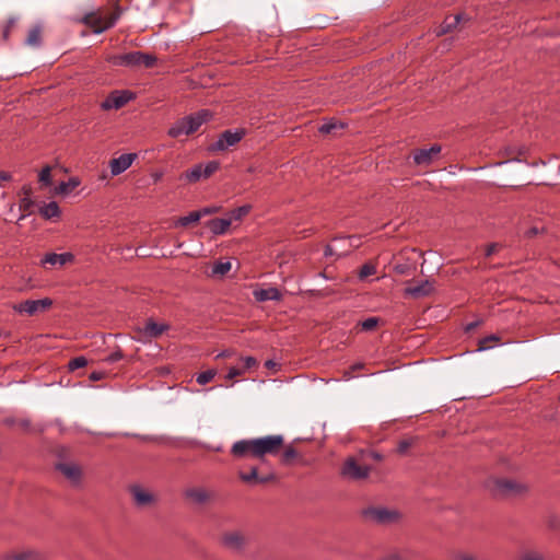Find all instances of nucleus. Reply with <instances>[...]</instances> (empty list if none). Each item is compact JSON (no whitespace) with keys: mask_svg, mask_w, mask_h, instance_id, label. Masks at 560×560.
I'll return each mask as SVG.
<instances>
[{"mask_svg":"<svg viewBox=\"0 0 560 560\" xmlns=\"http://www.w3.org/2000/svg\"><path fill=\"white\" fill-rule=\"evenodd\" d=\"M50 171V167L46 166L39 172L38 179L45 186H49L51 184Z\"/></svg>","mask_w":560,"mask_h":560,"instance_id":"nucleus-44","label":"nucleus"},{"mask_svg":"<svg viewBox=\"0 0 560 560\" xmlns=\"http://www.w3.org/2000/svg\"><path fill=\"white\" fill-rule=\"evenodd\" d=\"M22 192H23V195H24V196L30 197V196H31V192H32V188H31V186H27V185L23 186V187H22Z\"/></svg>","mask_w":560,"mask_h":560,"instance_id":"nucleus-55","label":"nucleus"},{"mask_svg":"<svg viewBox=\"0 0 560 560\" xmlns=\"http://www.w3.org/2000/svg\"><path fill=\"white\" fill-rule=\"evenodd\" d=\"M442 147L440 144H433L429 149H418L412 153L413 163L417 166H429L431 165L441 153Z\"/></svg>","mask_w":560,"mask_h":560,"instance_id":"nucleus-10","label":"nucleus"},{"mask_svg":"<svg viewBox=\"0 0 560 560\" xmlns=\"http://www.w3.org/2000/svg\"><path fill=\"white\" fill-rule=\"evenodd\" d=\"M56 469L74 487H79L82 481V467L74 462H62L56 465Z\"/></svg>","mask_w":560,"mask_h":560,"instance_id":"nucleus-8","label":"nucleus"},{"mask_svg":"<svg viewBox=\"0 0 560 560\" xmlns=\"http://www.w3.org/2000/svg\"><path fill=\"white\" fill-rule=\"evenodd\" d=\"M462 19H463L462 14H456V15H453V16H447L443 21L441 26L439 27L438 35H442V34H446V33L452 32L459 24Z\"/></svg>","mask_w":560,"mask_h":560,"instance_id":"nucleus-25","label":"nucleus"},{"mask_svg":"<svg viewBox=\"0 0 560 560\" xmlns=\"http://www.w3.org/2000/svg\"><path fill=\"white\" fill-rule=\"evenodd\" d=\"M125 59L127 68H152L156 62V58L153 55L145 54L142 51L127 52Z\"/></svg>","mask_w":560,"mask_h":560,"instance_id":"nucleus-13","label":"nucleus"},{"mask_svg":"<svg viewBox=\"0 0 560 560\" xmlns=\"http://www.w3.org/2000/svg\"><path fill=\"white\" fill-rule=\"evenodd\" d=\"M522 560H546V558L539 552L528 551L523 555Z\"/></svg>","mask_w":560,"mask_h":560,"instance_id":"nucleus-46","label":"nucleus"},{"mask_svg":"<svg viewBox=\"0 0 560 560\" xmlns=\"http://www.w3.org/2000/svg\"><path fill=\"white\" fill-rule=\"evenodd\" d=\"M343 128V125L342 124H337L335 121H329V122H326V124H323L320 127H319V132L322 133H331L334 132L336 129H342Z\"/></svg>","mask_w":560,"mask_h":560,"instance_id":"nucleus-42","label":"nucleus"},{"mask_svg":"<svg viewBox=\"0 0 560 560\" xmlns=\"http://www.w3.org/2000/svg\"><path fill=\"white\" fill-rule=\"evenodd\" d=\"M122 358H124V354H122L121 350L118 349V350L114 351L113 353H110L104 361L107 363H114V362L121 360Z\"/></svg>","mask_w":560,"mask_h":560,"instance_id":"nucleus-47","label":"nucleus"},{"mask_svg":"<svg viewBox=\"0 0 560 560\" xmlns=\"http://www.w3.org/2000/svg\"><path fill=\"white\" fill-rule=\"evenodd\" d=\"M170 329V326L165 323H156L152 318L145 320L142 327H138L137 331L140 335L139 340L159 338L165 331Z\"/></svg>","mask_w":560,"mask_h":560,"instance_id":"nucleus-9","label":"nucleus"},{"mask_svg":"<svg viewBox=\"0 0 560 560\" xmlns=\"http://www.w3.org/2000/svg\"><path fill=\"white\" fill-rule=\"evenodd\" d=\"M375 273H376V266L372 262H366L361 267V269L359 271V278L362 280V279H365L366 277L375 275Z\"/></svg>","mask_w":560,"mask_h":560,"instance_id":"nucleus-38","label":"nucleus"},{"mask_svg":"<svg viewBox=\"0 0 560 560\" xmlns=\"http://www.w3.org/2000/svg\"><path fill=\"white\" fill-rule=\"evenodd\" d=\"M232 223L231 219L217 218L208 222L210 231L215 235L224 234Z\"/></svg>","mask_w":560,"mask_h":560,"instance_id":"nucleus-24","label":"nucleus"},{"mask_svg":"<svg viewBox=\"0 0 560 560\" xmlns=\"http://www.w3.org/2000/svg\"><path fill=\"white\" fill-rule=\"evenodd\" d=\"M182 177L188 180L189 183H196L200 180L201 178H203L202 164H197L192 168L186 171L182 175Z\"/></svg>","mask_w":560,"mask_h":560,"instance_id":"nucleus-28","label":"nucleus"},{"mask_svg":"<svg viewBox=\"0 0 560 560\" xmlns=\"http://www.w3.org/2000/svg\"><path fill=\"white\" fill-rule=\"evenodd\" d=\"M80 184L79 179L71 177L68 182H61L57 188L58 194H69L72 189L78 187Z\"/></svg>","mask_w":560,"mask_h":560,"instance_id":"nucleus-31","label":"nucleus"},{"mask_svg":"<svg viewBox=\"0 0 560 560\" xmlns=\"http://www.w3.org/2000/svg\"><path fill=\"white\" fill-rule=\"evenodd\" d=\"M409 270V266L407 264H397L394 266V271L398 275H406Z\"/></svg>","mask_w":560,"mask_h":560,"instance_id":"nucleus-48","label":"nucleus"},{"mask_svg":"<svg viewBox=\"0 0 560 560\" xmlns=\"http://www.w3.org/2000/svg\"><path fill=\"white\" fill-rule=\"evenodd\" d=\"M217 211H218V208H215V207H206V208L198 210V212L201 213V218L205 215L212 214Z\"/></svg>","mask_w":560,"mask_h":560,"instance_id":"nucleus-50","label":"nucleus"},{"mask_svg":"<svg viewBox=\"0 0 560 560\" xmlns=\"http://www.w3.org/2000/svg\"><path fill=\"white\" fill-rule=\"evenodd\" d=\"M222 544L232 551H242L247 545V537L238 530L226 532L222 535Z\"/></svg>","mask_w":560,"mask_h":560,"instance_id":"nucleus-14","label":"nucleus"},{"mask_svg":"<svg viewBox=\"0 0 560 560\" xmlns=\"http://www.w3.org/2000/svg\"><path fill=\"white\" fill-rule=\"evenodd\" d=\"M231 268L232 264L230 261H217L212 266L211 277L222 278L231 270Z\"/></svg>","mask_w":560,"mask_h":560,"instance_id":"nucleus-27","label":"nucleus"},{"mask_svg":"<svg viewBox=\"0 0 560 560\" xmlns=\"http://www.w3.org/2000/svg\"><path fill=\"white\" fill-rule=\"evenodd\" d=\"M88 364V360L84 357H77L69 361L68 368L70 371L84 368Z\"/></svg>","mask_w":560,"mask_h":560,"instance_id":"nucleus-41","label":"nucleus"},{"mask_svg":"<svg viewBox=\"0 0 560 560\" xmlns=\"http://www.w3.org/2000/svg\"><path fill=\"white\" fill-rule=\"evenodd\" d=\"M373 457H374L375 459H381V456H380L378 454H376V453H374V454H373Z\"/></svg>","mask_w":560,"mask_h":560,"instance_id":"nucleus-61","label":"nucleus"},{"mask_svg":"<svg viewBox=\"0 0 560 560\" xmlns=\"http://www.w3.org/2000/svg\"><path fill=\"white\" fill-rule=\"evenodd\" d=\"M283 445L284 438L281 434H273L236 441L230 453L235 459L254 458L265 463L267 456L278 455Z\"/></svg>","mask_w":560,"mask_h":560,"instance_id":"nucleus-1","label":"nucleus"},{"mask_svg":"<svg viewBox=\"0 0 560 560\" xmlns=\"http://www.w3.org/2000/svg\"><path fill=\"white\" fill-rule=\"evenodd\" d=\"M162 176H163V173H161V172H155V173L152 174L153 180L155 183L161 180Z\"/></svg>","mask_w":560,"mask_h":560,"instance_id":"nucleus-56","label":"nucleus"},{"mask_svg":"<svg viewBox=\"0 0 560 560\" xmlns=\"http://www.w3.org/2000/svg\"><path fill=\"white\" fill-rule=\"evenodd\" d=\"M362 368H363L362 363H357V364L352 365V370H359V369H362Z\"/></svg>","mask_w":560,"mask_h":560,"instance_id":"nucleus-60","label":"nucleus"},{"mask_svg":"<svg viewBox=\"0 0 560 560\" xmlns=\"http://www.w3.org/2000/svg\"><path fill=\"white\" fill-rule=\"evenodd\" d=\"M433 291V283L429 280H424L417 285H410L405 289V295L419 299L428 296Z\"/></svg>","mask_w":560,"mask_h":560,"instance_id":"nucleus-20","label":"nucleus"},{"mask_svg":"<svg viewBox=\"0 0 560 560\" xmlns=\"http://www.w3.org/2000/svg\"><path fill=\"white\" fill-rule=\"evenodd\" d=\"M12 175L9 172L0 171V182L11 180Z\"/></svg>","mask_w":560,"mask_h":560,"instance_id":"nucleus-53","label":"nucleus"},{"mask_svg":"<svg viewBox=\"0 0 560 560\" xmlns=\"http://www.w3.org/2000/svg\"><path fill=\"white\" fill-rule=\"evenodd\" d=\"M366 521L380 525H390L397 523L401 518V514L395 509L385 506H371L363 511Z\"/></svg>","mask_w":560,"mask_h":560,"instance_id":"nucleus-4","label":"nucleus"},{"mask_svg":"<svg viewBox=\"0 0 560 560\" xmlns=\"http://www.w3.org/2000/svg\"><path fill=\"white\" fill-rule=\"evenodd\" d=\"M7 560H39V556L34 551H23L8 557Z\"/></svg>","mask_w":560,"mask_h":560,"instance_id":"nucleus-36","label":"nucleus"},{"mask_svg":"<svg viewBox=\"0 0 560 560\" xmlns=\"http://www.w3.org/2000/svg\"><path fill=\"white\" fill-rule=\"evenodd\" d=\"M130 493L136 505L140 508L148 506L155 501L154 494L139 485L131 486Z\"/></svg>","mask_w":560,"mask_h":560,"instance_id":"nucleus-17","label":"nucleus"},{"mask_svg":"<svg viewBox=\"0 0 560 560\" xmlns=\"http://www.w3.org/2000/svg\"><path fill=\"white\" fill-rule=\"evenodd\" d=\"M500 248V245L497 244V243H492L490 245L487 246L486 248V256L489 257L491 255H493L494 253H497Z\"/></svg>","mask_w":560,"mask_h":560,"instance_id":"nucleus-49","label":"nucleus"},{"mask_svg":"<svg viewBox=\"0 0 560 560\" xmlns=\"http://www.w3.org/2000/svg\"><path fill=\"white\" fill-rule=\"evenodd\" d=\"M215 374H217L215 370H207L205 372L199 373L197 375L196 381L200 385H206L214 378Z\"/></svg>","mask_w":560,"mask_h":560,"instance_id":"nucleus-35","label":"nucleus"},{"mask_svg":"<svg viewBox=\"0 0 560 560\" xmlns=\"http://www.w3.org/2000/svg\"><path fill=\"white\" fill-rule=\"evenodd\" d=\"M499 341L498 336L490 335L479 340L478 351L488 350L492 347V343Z\"/></svg>","mask_w":560,"mask_h":560,"instance_id":"nucleus-37","label":"nucleus"},{"mask_svg":"<svg viewBox=\"0 0 560 560\" xmlns=\"http://www.w3.org/2000/svg\"><path fill=\"white\" fill-rule=\"evenodd\" d=\"M254 296L259 302L278 301L281 299V293L277 288H268L255 290Z\"/></svg>","mask_w":560,"mask_h":560,"instance_id":"nucleus-22","label":"nucleus"},{"mask_svg":"<svg viewBox=\"0 0 560 560\" xmlns=\"http://www.w3.org/2000/svg\"><path fill=\"white\" fill-rule=\"evenodd\" d=\"M104 377V373L103 372H92L91 375H90V380L92 381H100Z\"/></svg>","mask_w":560,"mask_h":560,"instance_id":"nucleus-54","label":"nucleus"},{"mask_svg":"<svg viewBox=\"0 0 560 560\" xmlns=\"http://www.w3.org/2000/svg\"><path fill=\"white\" fill-rule=\"evenodd\" d=\"M250 209L252 207L249 205L241 206L230 212L229 219L232 221H240L249 213Z\"/></svg>","mask_w":560,"mask_h":560,"instance_id":"nucleus-33","label":"nucleus"},{"mask_svg":"<svg viewBox=\"0 0 560 560\" xmlns=\"http://www.w3.org/2000/svg\"><path fill=\"white\" fill-rule=\"evenodd\" d=\"M413 440L412 439H406L398 443L397 452L401 455H405L407 451L412 446Z\"/></svg>","mask_w":560,"mask_h":560,"instance_id":"nucleus-45","label":"nucleus"},{"mask_svg":"<svg viewBox=\"0 0 560 560\" xmlns=\"http://www.w3.org/2000/svg\"><path fill=\"white\" fill-rule=\"evenodd\" d=\"M457 560H477V559L469 555H462L458 557Z\"/></svg>","mask_w":560,"mask_h":560,"instance_id":"nucleus-58","label":"nucleus"},{"mask_svg":"<svg viewBox=\"0 0 560 560\" xmlns=\"http://www.w3.org/2000/svg\"><path fill=\"white\" fill-rule=\"evenodd\" d=\"M39 213L44 219L50 220L60 215V209L56 201H50L40 207Z\"/></svg>","mask_w":560,"mask_h":560,"instance_id":"nucleus-26","label":"nucleus"},{"mask_svg":"<svg viewBox=\"0 0 560 560\" xmlns=\"http://www.w3.org/2000/svg\"><path fill=\"white\" fill-rule=\"evenodd\" d=\"M212 114L208 109H201L192 115L178 119L168 129L167 135L172 138L189 136L196 132L205 122L210 120Z\"/></svg>","mask_w":560,"mask_h":560,"instance_id":"nucleus-2","label":"nucleus"},{"mask_svg":"<svg viewBox=\"0 0 560 560\" xmlns=\"http://www.w3.org/2000/svg\"><path fill=\"white\" fill-rule=\"evenodd\" d=\"M537 233H538V229L537 228H533V229L527 231L526 235L527 236H532V235H535Z\"/></svg>","mask_w":560,"mask_h":560,"instance_id":"nucleus-59","label":"nucleus"},{"mask_svg":"<svg viewBox=\"0 0 560 560\" xmlns=\"http://www.w3.org/2000/svg\"><path fill=\"white\" fill-rule=\"evenodd\" d=\"M133 98V94L129 91H114L101 104L102 109H119Z\"/></svg>","mask_w":560,"mask_h":560,"instance_id":"nucleus-12","label":"nucleus"},{"mask_svg":"<svg viewBox=\"0 0 560 560\" xmlns=\"http://www.w3.org/2000/svg\"><path fill=\"white\" fill-rule=\"evenodd\" d=\"M265 365L267 369H273L277 365V363L272 360H267Z\"/></svg>","mask_w":560,"mask_h":560,"instance_id":"nucleus-57","label":"nucleus"},{"mask_svg":"<svg viewBox=\"0 0 560 560\" xmlns=\"http://www.w3.org/2000/svg\"><path fill=\"white\" fill-rule=\"evenodd\" d=\"M245 136L244 129L225 130L220 135L218 140L211 144V151H225L230 147L237 144Z\"/></svg>","mask_w":560,"mask_h":560,"instance_id":"nucleus-7","label":"nucleus"},{"mask_svg":"<svg viewBox=\"0 0 560 560\" xmlns=\"http://www.w3.org/2000/svg\"><path fill=\"white\" fill-rule=\"evenodd\" d=\"M371 466L364 463L363 454L348 457L341 468V475L351 480H363L369 477Z\"/></svg>","mask_w":560,"mask_h":560,"instance_id":"nucleus-3","label":"nucleus"},{"mask_svg":"<svg viewBox=\"0 0 560 560\" xmlns=\"http://www.w3.org/2000/svg\"><path fill=\"white\" fill-rule=\"evenodd\" d=\"M137 154L135 153H125L118 158L110 160L109 168L113 176H117L128 170L133 161L136 160Z\"/></svg>","mask_w":560,"mask_h":560,"instance_id":"nucleus-16","label":"nucleus"},{"mask_svg":"<svg viewBox=\"0 0 560 560\" xmlns=\"http://www.w3.org/2000/svg\"><path fill=\"white\" fill-rule=\"evenodd\" d=\"M380 323L378 317H369L362 322L357 324V328H360L361 331H373Z\"/></svg>","mask_w":560,"mask_h":560,"instance_id":"nucleus-30","label":"nucleus"},{"mask_svg":"<svg viewBox=\"0 0 560 560\" xmlns=\"http://www.w3.org/2000/svg\"><path fill=\"white\" fill-rule=\"evenodd\" d=\"M74 260V256L71 253H62V254H56V253H49L46 254L42 260V266H59L62 267L69 262H72Z\"/></svg>","mask_w":560,"mask_h":560,"instance_id":"nucleus-19","label":"nucleus"},{"mask_svg":"<svg viewBox=\"0 0 560 560\" xmlns=\"http://www.w3.org/2000/svg\"><path fill=\"white\" fill-rule=\"evenodd\" d=\"M298 456V452L292 446H287L281 454V462L285 465L290 464L293 458Z\"/></svg>","mask_w":560,"mask_h":560,"instance_id":"nucleus-39","label":"nucleus"},{"mask_svg":"<svg viewBox=\"0 0 560 560\" xmlns=\"http://www.w3.org/2000/svg\"><path fill=\"white\" fill-rule=\"evenodd\" d=\"M26 45L32 47H39L42 44V30L39 26H34L30 30L25 40Z\"/></svg>","mask_w":560,"mask_h":560,"instance_id":"nucleus-29","label":"nucleus"},{"mask_svg":"<svg viewBox=\"0 0 560 560\" xmlns=\"http://www.w3.org/2000/svg\"><path fill=\"white\" fill-rule=\"evenodd\" d=\"M119 18L118 13L109 15H102L100 12H90L82 16L81 23L92 28L93 33L101 34L106 30L113 27Z\"/></svg>","mask_w":560,"mask_h":560,"instance_id":"nucleus-5","label":"nucleus"},{"mask_svg":"<svg viewBox=\"0 0 560 560\" xmlns=\"http://www.w3.org/2000/svg\"><path fill=\"white\" fill-rule=\"evenodd\" d=\"M34 202L33 200L31 199V197H27V196H24L23 198H21L20 202H19V209L23 212L19 220H24L27 215V213L31 212V209L33 207Z\"/></svg>","mask_w":560,"mask_h":560,"instance_id":"nucleus-32","label":"nucleus"},{"mask_svg":"<svg viewBox=\"0 0 560 560\" xmlns=\"http://www.w3.org/2000/svg\"><path fill=\"white\" fill-rule=\"evenodd\" d=\"M495 486L498 492L505 495L521 494L527 489L525 485L512 479H500L497 481Z\"/></svg>","mask_w":560,"mask_h":560,"instance_id":"nucleus-18","label":"nucleus"},{"mask_svg":"<svg viewBox=\"0 0 560 560\" xmlns=\"http://www.w3.org/2000/svg\"><path fill=\"white\" fill-rule=\"evenodd\" d=\"M348 243L349 247H358L360 245V237L353 235L345 238H336L332 244L326 247V255H337L342 256L348 253V249L345 248V244Z\"/></svg>","mask_w":560,"mask_h":560,"instance_id":"nucleus-15","label":"nucleus"},{"mask_svg":"<svg viewBox=\"0 0 560 560\" xmlns=\"http://www.w3.org/2000/svg\"><path fill=\"white\" fill-rule=\"evenodd\" d=\"M258 366V361L254 357H242L235 365L229 368L225 378L229 381L245 375L248 371Z\"/></svg>","mask_w":560,"mask_h":560,"instance_id":"nucleus-11","label":"nucleus"},{"mask_svg":"<svg viewBox=\"0 0 560 560\" xmlns=\"http://www.w3.org/2000/svg\"><path fill=\"white\" fill-rule=\"evenodd\" d=\"M186 497L195 503L202 504L210 500L211 494L205 488L196 487L188 489L186 491Z\"/></svg>","mask_w":560,"mask_h":560,"instance_id":"nucleus-23","label":"nucleus"},{"mask_svg":"<svg viewBox=\"0 0 560 560\" xmlns=\"http://www.w3.org/2000/svg\"><path fill=\"white\" fill-rule=\"evenodd\" d=\"M219 167L220 164L217 161H211L208 162L206 165H202L203 178L210 177L214 172L219 170Z\"/></svg>","mask_w":560,"mask_h":560,"instance_id":"nucleus-40","label":"nucleus"},{"mask_svg":"<svg viewBox=\"0 0 560 560\" xmlns=\"http://www.w3.org/2000/svg\"><path fill=\"white\" fill-rule=\"evenodd\" d=\"M126 54L113 55L107 58V61L115 67H126Z\"/></svg>","mask_w":560,"mask_h":560,"instance_id":"nucleus-43","label":"nucleus"},{"mask_svg":"<svg viewBox=\"0 0 560 560\" xmlns=\"http://www.w3.org/2000/svg\"><path fill=\"white\" fill-rule=\"evenodd\" d=\"M238 477L242 481L248 485L265 483L273 479L272 475L268 477H259L256 467H253L248 472L240 471Z\"/></svg>","mask_w":560,"mask_h":560,"instance_id":"nucleus-21","label":"nucleus"},{"mask_svg":"<svg viewBox=\"0 0 560 560\" xmlns=\"http://www.w3.org/2000/svg\"><path fill=\"white\" fill-rule=\"evenodd\" d=\"M14 25V20L8 21L7 25L3 28V39H8L11 28Z\"/></svg>","mask_w":560,"mask_h":560,"instance_id":"nucleus-51","label":"nucleus"},{"mask_svg":"<svg viewBox=\"0 0 560 560\" xmlns=\"http://www.w3.org/2000/svg\"><path fill=\"white\" fill-rule=\"evenodd\" d=\"M200 219H201V213H199L198 211H191L187 215L179 218L176 224L180 225V226H187L190 223L198 222Z\"/></svg>","mask_w":560,"mask_h":560,"instance_id":"nucleus-34","label":"nucleus"},{"mask_svg":"<svg viewBox=\"0 0 560 560\" xmlns=\"http://www.w3.org/2000/svg\"><path fill=\"white\" fill-rule=\"evenodd\" d=\"M234 354V351L232 350H224L220 353L217 354L215 359H220V358H231L232 355Z\"/></svg>","mask_w":560,"mask_h":560,"instance_id":"nucleus-52","label":"nucleus"},{"mask_svg":"<svg viewBox=\"0 0 560 560\" xmlns=\"http://www.w3.org/2000/svg\"><path fill=\"white\" fill-rule=\"evenodd\" d=\"M52 306L50 298L40 300H25L12 305V310L20 315L36 316L47 312Z\"/></svg>","mask_w":560,"mask_h":560,"instance_id":"nucleus-6","label":"nucleus"}]
</instances>
